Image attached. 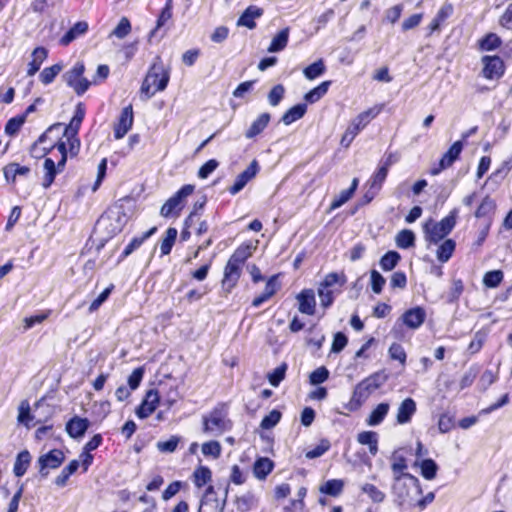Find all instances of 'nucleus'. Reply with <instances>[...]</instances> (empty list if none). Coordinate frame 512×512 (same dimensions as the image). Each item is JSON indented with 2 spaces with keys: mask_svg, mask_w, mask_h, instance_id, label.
<instances>
[{
  "mask_svg": "<svg viewBox=\"0 0 512 512\" xmlns=\"http://www.w3.org/2000/svg\"><path fill=\"white\" fill-rule=\"evenodd\" d=\"M169 81L170 68L165 67L161 56L157 55L150 64L141 83L140 94L145 99H150L156 93L164 91Z\"/></svg>",
  "mask_w": 512,
  "mask_h": 512,
  "instance_id": "f257e3e1",
  "label": "nucleus"
},
{
  "mask_svg": "<svg viewBox=\"0 0 512 512\" xmlns=\"http://www.w3.org/2000/svg\"><path fill=\"white\" fill-rule=\"evenodd\" d=\"M228 410V403H217L211 411L202 416V432L207 435L221 436L230 431L233 422L228 417Z\"/></svg>",
  "mask_w": 512,
  "mask_h": 512,
  "instance_id": "f03ea898",
  "label": "nucleus"
},
{
  "mask_svg": "<svg viewBox=\"0 0 512 512\" xmlns=\"http://www.w3.org/2000/svg\"><path fill=\"white\" fill-rule=\"evenodd\" d=\"M457 217L458 210L454 208L439 222H435L432 219L427 221L423 226L425 240L429 244H438L444 240L456 226Z\"/></svg>",
  "mask_w": 512,
  "mask_h": 512,
  "instance_id": "7ed1b4c3",
  "label": "nucleus"
},
{
  "mask_svg": "<svg viewBox=\"0 0 512 512\" xmlns=\"http://www.w3.org/2000/svg\"><path fill=\"white\" fill-rule=\"evenodd\" d=\"M379 379L380 374L373 373L361 380L355 386L349 402L345 405L346 409L351 412L359 410L370 395L381 387L382 382Z\"/></svg>",
  "mask_w": 512,
  "mask_h": 512,
  "instance_id": "20e7f679",
  "label": "nucleus"
},
{
  "mask_svg": "<svg viewBox=\"0 0 512 512\" xmlns=\"http://www.w3.org/2000/svg\"><path fill=\"white\" fill-rule=\"evenodd\" d=\"M381 107L374 106L361 113L351 120L340 139V145L348 148L356 136L365 129L368 124L381 113Z\"/></svg>",
  "mask_w": 512,
  "mask_h": 512,
  "instance_id": "39448f33",
  "label": "nucleus"
},
{
  "mask_svg": "<svg viewBox=\"0 0 512 512\" xmlns=\"http://www.w3.org/2000/svg\"><path fill=\"white\" fill-rule=\"evenodd\" d=\"M194 184H184L160 208L164 218H178L187 204V198L195 192Z\"/></svg>",
  "mask_w": 512,
  "mask_h": 512,
  "instance_id": "423d86ee",
  "label": "nucleus"
},
{
  "mask_svg": "<svg viewBox=\"0 0 512 512\" xmlns=\"http://www.w3.org/2000/svg\"><path fill=\"white\" fill-rule=\"evenodd\" d=\"M71 145L70 133L68 132V136L65 139L54 144L43 146L41 153L39 155H34V157H45L47 154L52 153L54 149H57L59 154V158H57V160L60 161L61 167L66 166L68 157L76 158L79 155L81 149V141L79 140L78 146H76L73 151Z\"/></svg>",
  "mask_w": 512,
  "mask_h": 512,
  "instance_id": "0eeeda50",
  "label": "nucleus"
},
{
  "mask_svg": "<svg viewBox=\"0 0 512 512\" xmlns=\"http://www.w3.org/2000/svg\"><path fill=\"white\" fill-rule=\"evenodd\" d=\"M84 73L85 65L83 62L79 61L64 75L66 84L71 87L78 96L83 95L91 86V82L84 77Z\"/></svg>",
  "mask_w": 512,
  "mask_h": 512,
  "instance_id": "6e6552de",
  "label": "nucleus"
},
{
  "mask_svg": "<svg viewBox=\"0 0 512 512\" xmlns=\"http://www.w3.org/2000/svg\"><path fill=\"white\" fill-rule=\"evenodd\" d=\"M483 65L481 75L486 80H499L506 72V64L498 55H484L481 58Z\"/></svg>",
  "mask_w": 512,
  "mask_h": 512,
  "instance_id": "1a4fd4ad",
  "label": "nucleus"
},
{
  "mask_svg": "<svg viewBox=\"0 0 512 512\" xmlns=\"http://www.w3.org/2000/svg\"><path fill=\"white\" fill-rule=\"evenodd\" d=\"M463 150V142L455 141L449 149L442 155L439 162L431 167L429 173L433 176L440 174L443 170L451 167L453 163L459 159Z\"/></svg>",
  "mask_w": 512,
  "mask_h": 512,
  "instance_id": "9d476101",
  "label": "nucleus"
},
{
  "mask_svg": "<svg viewBox=\"0 0 512 512\" xmlns=\"http://www.w3.org/2000/svg\"><path fill=\"white\" fill-rule=\"evenodd\" d=\"M391 469L393 472V478L396 482L400 481L402 478H408L416 485V491L418 494L422 492L421 487L419 485V480L414 475L406 472L408 465L406 458L395 451L391 457Z\"/></svg>",
  "mask_w": 512,
  "mask_h": 512,
  "instance_id": "9b49d317",
  "label": "nucleus"
},
{
  "mask_svg": "<svg viewBox=\"0 0 512 512\" xmlns=\"http://www.w3.org/2000/svg\"><path fill=\"white\" fill-rule=\"evenodd\" d=\"M65 460V454L60 449H52L38 458L39 473L42 477H47L49 469L59 468Z\"/></svg>",
  "mask_w": 512,
  "mask_h": 512,
  "instance_id": "f8f14e48",
  "label": "nucleus"
},
{
  "mask_svg": "<svg viewBox=\"0 0 512 512\" xmlns=\"http://www.w3.org/2000/svg\"><path fill=\"white\" fill-rule=\"evenodd\" d=\"M66 126L63 123H54L49 126L45 132H43L38 139L33 143L31 152L37 149V146L48 142V144H54L60 142L68 136V131L65 130Z\"/></svg>",
  "mask_w": 512,
  "mask_h": 512,
  "instance_id": "ddd939ff",
  "label": "nucleus"
},
{
  "mask_svg": "<svg viewBox=\"0 0 512 512\" xmlns=\"http://www.w3.org/2000/svg\"><path fill=\"white\" fill-rule=\"evenodd\" d=\"M134 123V113L133 107L131 104L124 107L120 115L117 118V121L113 126V136L114 139L120 140L124 138V136L131 130Z\"/></svg>",
  "mask_w": 512,
  "mask_h": 512,
  "instance_id": "4468645a",
  "label": "nucleus"
},
{
  "mask_svg": "<svg viewBox=\"0 0 512 512\" xmlns=\"http://www.w3.org/2000/svg\"><path fill=\"white\" fill-rule=\"evenodd\" d=\"M85 114H86L85 104L83 102H79L75 107L74 115L71 118L69 124L65 125L66 126L65 130L70 133L72 151L74 150V148L76 146H78L79 130H80L82 122L85 118Z\"/></svg>",
  "mask_w": 512,
  "mask_h": 512,
  "instance_id": "2eb2a0df",
  "label": "nucleus"
},
{
  "mask_svg": "<svg viewBox=\"0 0 512 512\" xmlns=\"http://www.w3.org/2000/svg\"><path fill=\"white\" fill-rule=\"evenodd\" d=\"M160 403V395L157 389H149L146 391V394L140 403V405L136 408V415L140 419H146L151 416Z\"/></svg>",
  "mask_w": 512,
  "mask_h": 512,
  "instance_id": "dca6fc26",
  "label": "nucleus"
},
{
  "mask_svg": "<svg viewBox=\"0 0 512 512\" xmlns=\"http://www.w3.org/2000/svg\"><path fill=\"white\" fill-rule=\"evenodd\" d=\"M426 317V310L422 306H415L404 311L400 320L408 329L417 330L424 324Z\"/></svg>",
  "mask_w": 512,
  "mask_h": 512,
  "instance_id": "f3484780",
  "label": "nucleus"
},
{
  "mask_svg": "<svg viewBox=\"0 0 512 512\" xmlns=\"http://www.w3.org/2000/svg\"><path fill=\"white\" fill-rule=\"evenodd\" d=\"M241 274V266L227 261L223 271V278L221 280V287L223 291L226 293H231L232 290L237 286Z\"/></svg>",
  "mask_w": 512,
  "mask_h": 512,
  "instance_id": "a211bd4d",
  "label": "nucleus"
},
{
  "mask_svg": "<svg viewBox=\"0 0 512 512\" xmlns=\"http://www.w3.org/2000/svg\"><path fill=\"white\" fill-rule=\"evenodd\" d=\"M259 169V164L254 159L244 171L237 175L233 185L228 188V192L231 195L239 193L257 175Z\"/></svg>",
  "mask_w": 512,
  "mask_h": 512,
  "instance_id": "6ab92c4d",
  "label": "nucleus"
},
{
  "mask_svg": "<svg viewBox=\"0 0 512 512\" xmlns=\"http://www.w3.org/2000/svg\"><path fill=\"white\" fill-rule=\"evenodd\" d=\"M454 12L453 5L451 3H445L440 7L435 17L427 26V37L432 36L435 32H439L445 22L452 16Z\"/></svg>",
  "mask_w": 512,
  "mask_h": 512,
  "instance_id": "aec40b11",
  "label": "nucleus"
},
{
  "mask_svg": "<svg viewBox=\"0 0 512 512\" xmlns=\"http://www.w3.org/2000/svg\"><path fill=\"white\" fill-rule=\"evenodd\" d=\"M65 167L66 166L61 167L59 160H57L56 163L53 158L46 157L43 163L44 175L41 183L42 187L44 189L50 188L54 183L57 174L63 172Z\"/></svg>",
  "mask_w": 512,
  "mask_h": 512,
  "instance_id": "412c9836",
  "label": "nucleus"
},
{
  "mask_svg": "<svg viewBox=\"0 0 512 512\" xmlns=\"http://www.w3.org/2000/svg\"><path fill=\"white\" fill-rule=\"evenodd\" d=\"M298 300V310L302 314L314 315L316 312V299L312 289H303L296 296Z\"/></svg>",
  "mask_w": 512,
  "mask_h": 512,
  "instance_id": "4be33fe9",
  "label": "nucleus"
},
{
  "mask_svg": "<svg viewBox=\"0 0 512 512\" xmlns=\"http://www.w3.org/2000/svg\"><path fill=\"white\" fill-rule=\"evenodd\" d=\"M280 287L281 285L278 282V275L269 277L266 281L264 291L253 299L252 306L259 307L263 303L269 301L280 290Z\"/></svg>",
  "mask_w": 512,
  "mask_h": 512,
  "instance_id": "5701e85b",
  "label": "nucleus"
},
{
  "mask_svg": "<svg viewBox=\"0 0 512 512\" xmlns=\"http://www.w3.org/2000/svg\"><path fill=\"white\" fill-rule=\"evenodd\" d=\"M89 426V419L73 416L66 423V432L71 438L78 439L84 436Z\"/></svg>",
  "mask_w": 512,
  "mask_h": 512,
  "instance_id": "b1692460",
  "label": "nucleus"
},
{
  "mask_svg": "<svg viewBox=\"0 0 512 512\" xmlns=\"http://www.w3.org/2000/svg\"><path fill=\"white\" fill-rule=\"evenodd\" d=\"M417 411V405L413 398H405L399 405L396 414V422L400 425L409 423Z\"/></svg>",
  "mask_w": 512,
  "mask_h": 512,
  "instance_id": "393cba45",
  "label": "nucleus"
},
{
  "mask_svg": "<svg viewBox=\"0 0 512 512\" xmlns=\"http://www.w3.org/2000/svg\"><path fill=\"white\" fill-rule=\"evenodd\" d=\"M30 167L20 165L17 162H10L3 167V176L8 184H16L17 177H27L30 174Z\"/></svg>",
  "mask_w": 512,
  "mask_h": 512,
  "instance_id": "a878e982",
  "label": "nucleus"
},
{
  "mask_svg": "<svg viewBox=\"0 0 512 512\" xmlns=\"http://www.w3.org/2000/svg\"><path fill=\"white\" fill-rule=\"evenodd\" d=\"M157 231V227H152L146 232H144L140 236H135L132 240L126 245L121 254L118 257V263L124 261L128 256H130L134 251L139 249L142 244L150 238Z\"/></svg>",
  "mask_w": 512,
  "mask_h": 512,
  "instance_id": "bb28decb",
  "label": "nucleus"
},
{
  "mask_svg": "<svg viewBox=\"0 0 512 512\" xmlns=\"http://www.w3.org/2000/svg\"><path fill=\"white\" fill-rule=\"evenodd\" d=\"M264 14V9L261 7H258L256 5H250L248 6L239 19L237 20L238 26H244L248 29H254L256 28V22L255 19L260 18Z\"/></svg>",
  "mask_w": 512,
  "mask_h": 512,
  "instance_id": "cd10ccee",
  "label": "nucleus"
},
{
  "mask_svg": "<svg viewBox=\"0 0 512 512\" xmlns=\"http://www.w3.org/2000/svg\"><path fill=\"white\" fill-rule=\"evenodd\" d=\"M48 57V50L43 46L36 47L31 53V60L27 67V76H34L39 70L42 63Z\"/></svg>",
  "mask_w": 512,
  "mask_h": 512,
  "instance_id": "c85d7f7f",
  "label": "nucleus"
},
{
  "mask_svg": "<svg viewBox=\"0 0 512 512\" xmlns=\"http://www.w3.org/2000/svg\"><path fill=\"white\" fill-rule=\"evenodd\" d=\"M275 467L274 462L268 457H258L252 467L253 475L258 480H265Z\"/></svg>",
  "mask_w": 512,
  "mask_h": 512,
  "instance_id": "c756f323",
  "label": "nucleus"
},
{
  "mask_svg": "<svg viewBox=\"0 0 512 512\" xmlns=\"http://www.w3.org/2000/svg\"><path fill=\"white\" fill-rule=\"evenodd\" d=\"M89 29L86 21L76 22L59 40V44L62 46H68L78 37L87 33Z\"/></svg>",
  "mask_w": 512,
  "mask_h": 512,
  "instance_id": "7c9ffc66",
  "label": "nucleus"
},
{
  "mask_svg": "<svg viewBox=\"0 0 512 512\" xmlns=\"http://www.w3.org/2000/svg\"><path fill=\"white\" fill-rule=\"evenodd\" d=\"M271 115L268 112L261 113L245 132L247 139H252L261 134L268 126Z\"/></svg>",
  "mask_w": 512,
  "mask_h": 512,
  "instance_id": "2f4dec72",
  "label": "nucleus"
},
{
  "mask_svg": "<svg viewBox=\"0 0 512 512\" xmlns=\"http://www.w3.org/2000/svg\"><path fill=\"white\" fill-rule=\"evenodd\" d=\"M390 410V405L387 402H382L376 405V407L370 412L368 417L366 418V424L369 426H377L381 424L388 412Z\"/></svg>",
  "mask_w": 512,
  "mask_h": 512,
  "instance_id": "473e14b6",
  "label": "nucleus"
},
{
  "mask_svg": "<svg viewBox=\"0 0 512 512\" xmlns=\"http://www.w3.org/2000/svg\"><path fill=\"white\" fill-rule=\"evenodd\" d=\"M358 179L357 178H354L352 180V183L350 185L349 188L345 189V190H342L340 192L339 195H337L333 201L331 202L330 204V207H329V211L328 212H331L339 207H341L343 204H345L348 200H350L352 198V196L354 195L357 187H358Z\"/></svg>",
  "mask_w": 512,
  "mask_h": 512,
  "instance_id": "72a5a7b5",
  "label": "nucleus"
},
{
  "mask_svg": "<svg viewBox=\"0 0 512 512\" xmlns=\"http://www.w3.org/2000/svg\"><path fill=\"white\" fill-rule=\"evenodd\" d=\"M307 112L306 103H299L289 108L281 117V122L290 125L304 117Z\"/></svg>",
  "mask_w": 512,
  "mask_h": 512,
  "instance_id": "f704fd0d",
  "label": "nucleus"
},
{
  "mask_svg": "<svg viewBox=\"0 0 512 512\" xmlns=\"http://www.w3.org/2000/svg\"><path fill=\"white\" fill-rule=\"evenodd\" d=\"M331 84H332L331 80L323 81L318 86L314 87L313 89H311L310 91L305 93V95H304L305 103L306 104L307 103L314 104L317 101H319L322 97H324L327 94Z\"/></svg>",
  "mask_w": 512,
  "mask_h": 512,
  "instance_id": "c9c22d12",
  "label": "nucleus"
},
{
  "mask_svg": "<svg viewBox=\"0 0 512 512\" xmlns=\"http://www.w3.org/2000/svg\"><path fill=\"white\" fill-rule=\"evenodd\" d=\"M31 459V454L26 449L17 454L13 467V473L16 477H22L27 472Z\"/></svg>",
  "mask_w": 512,
  "mask_h": 512,
  "instance_id": "e433bc0d",
  "label": "nucleus"
},
{
  "mask_svg": "<svg viewBox=\"0 0 512 512\" xmlns=\"http://www.w3.org/2000/svg\"><path fill=\"white\" fill-rule=\"evenodd\" d=\"M345 482L342 479H330L319 487L321 494L338 497L344 490Z\"/></svg>",
  "mask_w": 512,
  "mask_h": 512,
  "instance_id": "4c0bfd02",
  "label": "nucleus"
},
{
  "mask_svg": "<svg viewBox=\"0 0 512 512\" xmlns=\"http://www.w3.org/2000/svg\"><path fill=\"white\" fill-rule=\"evenodd\" d=\"M251 255L252 245L249 243H242L234 250L228 261L242 267Z\"/></svg>",
  "mask_w": 512,
  "mask_h": 512,
  "instance_id": "58836bf2",
  "label": "nucleus"
},
{
  "mask_svg": "<svg viewBox=\"0 0 512 512\" xmlns=\"http://www.w3.org/2000/svg\"><path fill=\"white\" fill-rule=\"evenodd\" d=\"M192 480L197 488H201L212 481V471L208 466L199 465L192 474Z\"/></svg>",
  "mask_w": 512,
  "mask_h": 512,
  "instance_id": "ea45409f",
  "label": "nucleus"
},
{
  "mask_svg": "<svg viewBox=\"0 0 512 512\" xmlns=\"http://www.w3.org/2000/svg\"><path fill=\"white\" fill-rule=\"evenodd\" d=\"M502 45L501 38L493 32L485 34L478 40V48L481 51H494Z\"/></svg>",
  "mask_w": 512,
  "mask_h": 512,
  "instance_id": "a19ab883",
  "label": "nucleus"
},
{
  "mask_svg": "<svg viewBox=\"0 0 512 512\" xmlns=\"http://www.w3.org/2000/svg\"><path fill=\"white\" fill-rule=\"evenodd\" d=\"M357 441L361 445H368L369 452L372 455L378 453V435L374 431H362L357 435Z\"/></svg>",
  "mask_w": 512,
  "mask_h": 512,
  "instance_id": "79ce46f5",
  "label": "nucleus"
},
{
  "mask_svg": "<svg viewBox=\"0 0 512 512\" xmlns=\"http://www.w3.org/2000/svg\"><path fill=\"white\" fill-rule=\"evenodd\" d=\"M80 463L78 460L73 459L71 460L60 472V474L55 478V484L58 487H64L70 476L73 475L79 468Z\"/></svg>",
  "mask_w": 512,
  "mask_h": 512,
  "instance_id": "37998d69",
  "label": "nucleus"
},
{
  "mask_svg": "<svg viewBox=\"0 0 512 512\" xmlns=\"http://www.w3.org/2000/svg\"><path fill=\"white\" fill-rule=\"evenodd\" d=\"M177 235H178V231L174 227H169L165 231L164 238L162 239L161 244H160L161 256H166L171 253L172 248L176 242Z\"/></svg>",
  "mask_w": 512,
  "mask_h": 512,
  "instance_id": "c03bdc74",
  "label": "nucleus"
},
{
  "mask_svg": "<svg viewBox=\"0 0 512 512\" xmlns=\"http://www.w3.org/2000/svg\"><path fill=\"white\" fill-rule=\"evenodd\" d=\"M455 249L456 242L453 239H444L437 249V259L441 263L447 262L452 257Z\"/></svg>",
  "mask_w": 512,
  "mask_h": 512,
  "instance_id": "a18cd8bd",
  "label": "nucleus"
},
{
  "mask_svg": "<svg viewBox=\"0 0 512 512\" xmlns=\"http://www.w3.org/2000/svg\"><path fill=\"white\" fill-rule=\"evenodd\" d=\"M289 40V28L280 30L272 39L268 52H278L286 48Z\"/></svg>",
  "mask_w": 512,
  "mask_h": 512,
  "instance_id": "49530a36",
  "label": "nucleus"
},
{
  "mask_svg": "<svg viewBox=\"0 0 512 512\" xmlns=\"http://www.w3.org/2000/svg\"><path fill=\"white\" fill-rule=\"evenodd\" d=\"M401 260V255L394 250L386 252L379 261L380 267L383 271L393 270Z\"/></svg>",
  "mask_w": 512,
  "mask_h": 512,
  "instance_id": "de8ad7c7",
  "label": "nucleus"
},
{
  "mask_svg": "<svg viewBox=\"0 0 512 512\" xmlns=\"http://www.w3.org/2000/svg\"><path fill=\"white\" fill-rule=\"evenodd\" d=\"M63 64L56 63L50 67H45L39 74V79L42 84L49 85L51 84L58 74L62 71Z\"/></svg>",
  "mask_w": 512,
  "mask_h": 512,
  "instance_id": "09e8293b",
  "label": "nucleus"
},
{
  "mask_svg": "<svg viewBox=\"0 0 512 512\" xmlns=\"http://www.w3.org/2000/svg\"><path fill=\"white\" fill-rule=\"evenodd\" d=\"M26 120H25V115H16L12 118H10L6 124H5V127H4V132L6 135L10 136V137H14L16 135H18V133L20 132L22 126L25 124Z\"/></svg>",
  "mask_w": 512,
  "mask_h": 512,
  "instance_id": "8fccbe9b",
  "label": "nucleus"
},
{
  "mask_svg": "<svg viewBox=\"0 0 512 512\" xmlns=\"http://www.w3.org/2000/svg\"><path fill=\"white\" fill-rule=\"evenodd\" d=\"M496 202L489 196H485L475 211L476 218H484L494 213Z\"/></svg>",
  "mask_w": 512,
  "mask_h": 512,
  "instance_id": "3c124183",
  "label": "nucleus"
},
{
  "mask_svg": "<svg viewBox=\"0 0 512 512\" xmlns=\"http://www.w3.org/2000/svg\"><path fill=\"white\" fill-rule=\"evenodd\" d=\"M388 173L389 171L386 170L385 167H381L379 165L378 168L372 173V175L367 180L366 185L381 190L388 176Z\"/></svg>",
  "mask_w": 512,
  "mask_h": 512,
  "instance_id": "603ef678",
  "label": "nucleus"
},
{
  "mask_svg": "<svg viewBox=\"0 0 512 512\" xmlns=\"http://www.w3.org/2000/svg\"><path fill=\"white\" fill-rule=\"evenodd\" d=\"M396 245L400 249H408L415 245V234L409 229H403L396 235Z\"/></svg>",
  "mask_w": 512,
  "mask_h": 512,
  "instance_id": "864d4df0",
  "label": "nucleus"
},
{
  "mask_svg": "<svg viewBox=\"0 0 512 512\" xmlns=\"http://www.w3.org/2000/svg\"><path fill=\"white\" fill-rule=\"evenodd\" d=\"M325 71L326 66L323 59H318L317 61L304 68L303 74L308 80H314L324 74Z\"/></svg>",
  "mask_w": 512,
  "mask_h": 512,
  "instance_id": "5fc2aeb1",
  "label": "nucleus"
},
{
  "mask_svg": "<svg viewBox=\"0 0 512 512\" xmlns=\"http://www.w3.org/2000/svg\"><path fill=\"white\" fill-rule=\"evenodd\" d=\"M173 16V1L166 0L164 7L161 9L156 21V27L152 31V34L163 27Z\"/></svg>",
  "mask_w": 512,
  "mask_h": 512,
  "instance_id": "6e6d98bb",
  "label": "nucleus"
},
{
  "mask_svg": "<svg viewBox=\"0 0 512 512\" xmlns=\"http://www.w3.org/2000/svg\"><path fill=\"white\" fill-rule=\"evenodd\" d=\"M346 283V276L343 272H330L325 275L323 281L320 283L321 286L326 288H331L335 285H339L340 287L344 286Z\"/></svg>",
  "mask_w": 512,
  "mask_h": 512,
  "instance_id": "4d7b16f0",
  "label": "nucleus"
},
{
  "mask_svg": "<svg viewBox=\"0 0 512 512\" xmlns=\"http://www.w3.org/2000/svg\"><path fill=\"white\" fill-rule=\"evenodd\" d=\"M330 448H331L330 441L326 438H322V439H320V441L314 448L306 451L305 457L307 459H315V458L321 457L323 454H325L327 451H329Z\"/></svg>",
  "mask_w": 512,
  "mask_h": 512,
  "instance_id": "13d9d810",
  "label": "nucleus"
},
{
  "mask_svg": "<svg viewBox=\"0 0 512 512\" xmlns=\"http://www.w3.org/2000/svg\"><path fill=\"white\" fill-rule=\"evenodd\" d=\"M504 274L501 270H491L484 274L483 284L487 288H496L503 281Z\"/></svg>",
  "mask_w": 512,
  "mask_h": 512,
  "instance_id": "bf43d9fd",
  "label": "nucleus"
},
{
  "mask_svg": "<svg viewBox=\"0 0 512 512\" xmlns=\"http://www.w3.org/2000/svg\"><path fill=\"white\" fill-rule=\"evenodd\" d=\"M361 491L369 496L374 503H381L385 500V493L378 489L377 486L371 483H365L361 487Z\"/></svg>",
  "mask_w": 512,
  "mask_h": 512,
  "instance_id": "052dcab7",
  "label": "nucleus"
},
{
  "mask_svg": "<svg viewBox=\"0 0 512 512\" xmlns=\"http://www.w3.org/2000/svg\"><path fill=\"white\" fill-rule=\"evenodd\" d=\"M281 418L282 413L277 409H273L269 412V414L263 417L260 422V427L264 430L272 429L280 422Z\"/></svg>",
  "mask_w": 512,
  "mask_h": 512,
  "instance_id": "680f3d73",
  "label": "nucleus"
},
{
  "mask_svg": "<svg viewBox=\"0 0 512 512\" xmlns=\"http://www.w3.org/2000/svg\"><path fill=\"white\" fill-rule=\"evenodd\" d=\"M420 468H421V475L426 480H432L436 477V474L438 471V466L433 459H430V458L424 459L420 464Z\"/></svg>",
  "mask_w": 512,
  "mask_h": 512,
  "instance_id": "e2e57ef3",
  "label": "nucleus"
},
{
  "mask_svg": "<svg viewBox=\"0 0 512 512\" xmlns=\"http://www.w3.org/2000/svg\"><path fill=\"white\" fill-rule=\"evenodd\" d=\"M287 370V364L282 363L278 367H276L272 372L268 373L267 379L269 383L274 386L278 387L280 383L285 379Z\"/></svg>",
  "mask_w": 512,
  "mask_h": 512,
  "instance_id": "0e129e2a",
  "label": "nucleus"
},
{
  "mask_svg": "<svg viewBox=\"0 0 512 512\" xmlns=\"http://www.w3.org/2000/svg\"><path fill=\"white\" fill-rule=\"evenodd\" d=\"M390 359L398 361L402 366L406 364L407 354L399 343H392L388 349Z\"/></svg>",
  "mask_w": 512,
  "mask_h": 512,
  "instance_id": "69168bd1",
  "label": "nucleus"
},
{
  "mask_svg": "<svg viewBox=\"0 0 512 512\" xmlns=\"http://www.w3.org/2000/svg\"><path fill=\"white\" fill-rule=\"evenodd\" d=\"M285 96V87L282 84L274 85L268 93V102L271 106H277Z\"/></svg>",
  "mask_w": 512,
  "mask_h": 512,
  "instance_id": "338daca9",
  "label": "nucleus"
},
{
  "mask_svg": "<svg viewBox=\"0 0 512 512\" xmlns=\"http://www.w3.org/2000/svg\"><path fill=\"white\" fill-rule=\"evenodd\" d=\"M224 505L225 501L220 502L219 500H200L198 512H222Z\"/></svg>",
  "mask_w": 512,
  "mask_h": 512,
  "instance_id": "774afa93",
  "label": "nucleus"
}]
</instances>
